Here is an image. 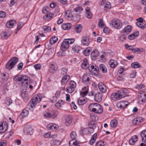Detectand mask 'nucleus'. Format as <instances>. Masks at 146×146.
I'll use <instances>...</instances> for the list:
<instances>
[{
  "mask_svg": "<svg viewBox=\"0 0 146 146\" xmlns=\"http://www.w3.org/2000/svg\"><path fill=\"white\" fill-rule=\"evenodd\" d=\"M128 93V91L126 89L121 90L118 91L116 93L112 94L111 98L113 100H119L125 97L126 94Z\"/></svg>",
  "mask_w": 146,
  "mask_h": 146,
  "instance_id": "f257e3e1",
  "label": "nucleus"
},
{
  "mask_svg": "<svg viewBox=\"0 0 146 146\" xmlns=\"http://www.w3.org/2000/svg\"><path fill=\"white\" fill-rule=\"evenodd\" d=\"M88 108L90 111L97 113H100L103 111L102 107L98 103H92L90 104Z\"/></svg>",
  "mask_w": 146,
  "mask_h": 146,
  "instance_id": "f03ea898",
  "label": "nucleus"
},
{
  "mask_svg": "<svg viewBox=\"0 0 146 146\" xmlns=\"http://www.w3.org/2000/svg\"><path fill=\"white\" fill-rule=\"evenodd\" d=\"M30 78L27 76H23L22 75H18L14 78V80L19 82L23 81L22 83V86L25 85V84L28 85V81L29 80Z\"/></svg>",
  "mask_w": 146,
  "mask_h": 146,
  "instance_id": "7ed1b4c3",
  "label": "nucleus"
},
{
  "mask_svg": "<svg viewBox=\"0 0 146 146\" xmlns=\"http://www.w3.org/2000/svg\"><path fill=\"white\" fill-rule=\"evenodd\" d=\"M74 41L75 40L73 38L65 39L61 44V48L62 50L64 51L68 49L69 44L74 43Z\"/></svg>",
  "mask_w": 146,
  "mask_h": 146,
  "instance_id": "20e7f679",
  "label": "nucleus"
},
{
  "mask_svg": "<svg viewBox=\"0 0 146 146\" xmlns=\"http://www.w3.org/2000/svg\"><path fill=\"white\" fill-rule=\"evenodd\" d=\"M18 61V58L17 57L12 58L7 63L6 65V68L11 69L15 66Z\"/></svg>",
  "mask_w": 146,
  "mask_h": 146,
  "instance_id": "39448f33",
  "label": "nucleus"
},
{
  "mask_svg": "<svg viewBox=\"0 0 146 146\" xmlns=\"http://www.w3.org/2000/svg\"><path fill=\"white\" fill-rule=\"evenodd\" d=\"M41 100L40 96L37 95L33 97L29 102V106L32 109L35 107L37 104L39 103Z\"/></svg>",
  "mask_w": 146,
  "mask_h": 146,
  "instance_id": "423d86ee",
  "label": "nucleus"
},
{
  "mask_svg": "<svg viewBox=\"0 0 146 146\" xmlns=\"http://www.w3.org/2000/svg\"><path fill=\"white\" fill-rule=\"evenodd\" d=\"M88 70L90 71L91 74L97 76L99 74V69L96 66H94L93 65H90L88 67Z\"/></svg>",
  "mask_w": 146,
  "mask_h": 146,
  "instance_id": "0eeeda50",
  "label": "nucleus"
},
{
  "mask_svg": "<svg viewBox=\"0 0 146 146\" xmlns=\"http://www.w3.org/2000/svg\"><path fill=\"white\" fill-rule=\"evenodd\" d=\"M76 86V83L73 81H71L69 83V86L66 88V92L69 93H72L75 90Z\"/></svg>",
  "mask_w": 146,
  "mask_h": 146,
  "instance_id": "6e6552de",
  "label": "nucleus"
},
{
  "mask_svg": "<svg viewBox=\"0 0 146 146\" xmlns=\"http://www.w3.org/2000/svg\"><path fill=\"white\" fill-rule=\"evenodd\" d=\"M138 100L140 103L143 104L146 102V93L145 92L140 93L138 95Z\"/></svg>",
  "mask_w": 146,
  "mask_h": 146,
  "instance_id": "1a4fd4ad",
  "label": "nucleus"
},
{
  "mask_svg": "<svg viewBox=\"0 0 146 146\" xmlns=\"http://www.w3.org/2000/svg\"><path fill=\"white\" fill-rule=\"evenodd\" d=\"M92 41V40L89 38V36H83L82 38L81 44L83 45L88 46Z\"/></svg>",
  "mask_w": 146,
  "mask_h": 146,
  "instance_id": "9d476101",
  "label": "nucleus"
},
{
  "mask_svg": "<svg viewBox=\"0 0 146 146\" xmlns=\"http://www.w3.org/2000/svg\"><path fill=\"white\" fill-rule=\"evenodd\" d=\"M8 128L7 123L6 121L0 123V133H4L7 131Z\"/></svg>",
  "mask_w": 146,
  "mask_h": 146,
  "instance_id": "9b49d317",
  "label": "nucleus"
},
{
  "mask_svg": "<svg viewBox=\"0 0 146 146\" xmlns=\"http://www.w3.org/2000/svg\"><path fill=\"white\" fill-rule=\"evenodd\" d=\"M112 25L115 28L118 29H120L122 26L121 21L118 19L113 20L112 21Z\"/></svg>",
  "mask_w": 146,
  "mask_h": 146,
  "instance_id": "f8f14e48",
  "label": "nucleus"
},
{
  "mask_svg": "<svg viewBox=\"0 0 146 146\" xmlns=\"http://www.w3.org/2000/svg\"><path fill=\"white\" fill-rule=\"evenodd\" d=\"M129 104L127 101H121L118 102L117 104V107L121 109L124 108H126Z\"/></svg>",
  "mask_w": 146,
  "mask_h": 146,
  "instance_id": "ddd939ff",
  "label": "nucleus"
},
{
  "mask_svg": "<svg viewBox=\"0 0 146 146\" xmlns=\"http://www.w3.org/2000/svg\"><path fill=\"white\" fill-rule=\"evenodd\" d=\"M132 27L131 25H128L125 27L121 31V32L123 33H125L127 35L131 31Z\"/></svg>",
  "mask_w": 146,
  "mask_h": 146,
  "instance_id": "4468645a",
  "label": "nucleus"
},
{
  "mask_svg": "<svg viewBox=\"0 0 146 146\" xmlns=\"http://www.w3.org/2000/svg\"><path fill=\"white\" fill-rule=\"evenodd\" d=\"M57 65L56 64L53 63L51 64L49 70V72L52 73L55 72L57 70Z\"/></svg>",
  "mask_w": 146,
  "mask_h": 146,
  "instance_id": "2eb2a0df",
  "label": "nucleus"
},
{
  "mask_svg": "<svg viewBox=\"0 0 146 146\" xmlns=\"http://www.w3.org/2000/svg\"><path fill=\"white\" fill-rule=\"evenodd\" d=\"M16 21L15 20H11L7 22L6 23V26L9 28H13L15 25H16Z\"/></svg>",
  "mask_w": 146,
  "mask_h": 146,
  "instance_id": "dca6fc26",
  "label": "nucleus"
},
{
  "mask_svg": "<svg viewBox=\"0 0 146 146\" xmlns=\"http://www.w3.org/2000/svg\"><path fill=\"white\" fill-rule=\"evenodd\" d=\"M143 121L142 117H139L135 118L132 121L133 124L134 125H139Z\"/></svg>",
  "mask_w": 146,
  "mask_h": 146,
  "instance_id": "f3484780",
  "label": "nucleus"
},
{
  "mask_svg": "<svg viewBox=\"0 0 146 146\" xmlns=\"http://www.w3.org/2000/svg\"><path fill=\"white\" fill-rule=\"evenodd\" d=\"M99 88L100 91L103 93H105L106 89L105 85L102 82L99 83L98 84Z\"/></svg>",
  "mask_w": 146,
  "mask_h": 146,
  "instance_id": "a211bd4d",
  "label": "nucleus"
},
{
  "mask_svg": "<svg viewBox=\"0 0 146 146\" xmlns=\"http://www.w3.org/2000/svg\"><path fill=\"white\" fill-rule=\"evenodd\" d=\"M100 54L99 51L97 50H94L91 54V57L92 59H95L96 57L98 56Z\"/></svg>",
  "mask_w": 146,
  "mask_h": 146,
  "instance_id": "6ab92c4d",
  "label": "nucleus"
},
{
  "mask_svg": "<svg viewBox=\"0 0 146 146\" xmlns=\"http://www.w3.org/2000/svg\"><path fill=\"white\" fill-rule=\"evenodd\" d=\"M109 64L111 67L112 68H115L118 64L116 60L112 59L109 61Z\"/></svg>",
  "mask_w": 146,
  "mask_h": 146,
  "instance_id": "aec40b11",
  "label": "nucleus"
},
{
  "mask_svg": "<svg viewBox=\"0 0 146 146\" xmlns=\"http://www.w3.org/2000/svg\"><path fill=\"white\" fill-rule=\"evenodd\" d=\"M24 131L25 133L30 135H32L33 133L32 129L30 127H27L25 128Z\"/></svg>",
  "mask_w": 146,
  "mask_h": 146,
  "instance_id": "412c9836",
  "label": "nucleus"
},
{
  "mask_svg": "<svg viewBox=\"0 0 146 146\" xmlns=\"http://www.w3.org/2000/svg\"><path fill=\"white\" fill-rule=\"evenodd\" d=\"M95 100L97 102H101L102 100V95L100 93H96L95 96Z\"/></svg>",
  "mask_w": 146,
  "mask_h": 146,
  "instance_id": "4be33fe9",
  "label": "nucleus"
},
{
  "mask_svg": "<svg viewBox=\"0 0 146 146\" xmlns=\"http://www.w3.org/2000/svg\"><path fill=\"white\" fill-rule=\"evenodd\" d=\"M65 124L67 125L68 126L71 123L72 121V117L71 116H66L65 117Z\"/></svg>",
  "mask_w": 146,
  "mask_h": 146,
  "instance_id": "5701e85b",
  "label": "nucleus"
},
{
  "mask_svg": "<svg viewBox=\"0 0 146 146\" xmlns=\"http://www.w3.org/2000/svg\"><path fill=\"white\" fill-rule=\"evenodd\" d=\"M89 66L87 59L86 58H84L82 64V68L84 69H86L88 68Z\"/></svg>",
  "mask_w": 146,
  "mask_h": 146,
  "instance_id": "b1692460",
  "label": "nucleus"
},
{
  "mask_svg": "<svg viewBox=\"0 0 146 146\" xmlns=\"http://www.w3.org/2000/svg\"><path fill=\"white\" fill-rule=\"evenodd\" d=\"M138 137L136 135L133 136L132 138L130 139L129 143L130 145H134L135 142L137 141Z\"/></svg>",
  "mask_w": 146,
  "mask_h": 146,
  "instance_id": "393cba45",
  "label": "nucleus"
},
{
  "mask_svg": "<svg viewBox=\"0 0 146 146\" xmlns=\"http://www.w3.org/2000/svg\"><path fill=\"white\" fill-rule=\"evenodd\" d=\"M29 113L28 111L26 110H23L22 112L19 115V117L21 118H23L26 117Z\"/></svg>",
  "mask_w": 146,
  "mask_h": 146,
  "instance_id": "a878e982",
  "label": "nucleus"
},
{
  "mask_svg": "<svg viewBox=\"0 0 146 146\" xmlns=\"http://www.w3.org/2000/svg\"><path fill=\"white\" fill-rule=\"evenodd\" d=\"M70 78V76L68 75L64 76L62 77L61 81L62 84H64L66 83L68 81Z\"/></svg>",
  "mask_w": 146,
  "mask_h": 146,
  "instance_id": "bb28decb",
  "label": "nucleus"
},
{
  "mask_svg": "<svg viewBox=\"0 0 146 146\" xmlns=\"http://www.w3.org/2000/svg\"><path fill=\"white\" fill-rule=\"evenodd\" d=\"M74 27V30L77 33H80L82 28V26L81 24L76 25Z\"/></svg>",
  "mask_w": 146,
  "mask_h": 146,
  "instance_id": "cd10ccee",
  "label": "nucleus"
},
{
  "mask_svg": "<svg viewBox=\"0 0 146 146\" xmlns=\"http://www.w3.org/2000/svg\"><path fill=\"white\" fill-rule=\"evenodd\" d=\"M61 26L63 29L66 30L70 29L72 26V24L70 23L63 24Z\"/></svg>",
  "mask_w": 146,
  "mask_h": 146,
  "instance_id": "c85d7f7f",
  "label": "nucleus"
},
{
  "mask_svg": "<svg viewBox=\"0 0 146 146\" xmlns=\"http://www.w3.org/2000/svg\"><path fill=\"white\" fill-rule=\"evenodd\" d=\"M22 98L24 100H27L29 98V96L28 93L25 91H23L21 93Z\"/></svg>",
  "mask_w": 146,
  "mask_h": 146,
  "instance_id": "c756f323",
  "label": "nucleus"
},
{
  "mask_svg": "<svg viewBox=\"0 0 146 146\" xmlns=\"http://www.w3.org/2000/svg\"><path fill=\"white\" fill-rule=\"evenodd\" d=\"M139 34V33L138 31L134 32L133 34L129 36L128 38L130 40H133L137 37Z\"/></svg>",
  "mask_w": 146,
  "mask_h": 146,
  "instance_id": "7c9ffc66",
  "label": "nucleus"
},
{
  "mask_svg": "<svg viewBox=\"0 0 146 146\" xmlns=\"http://www.w3.org/2000/svg\"><path fill=\"white\" fill-rule=\"evenodd\" d=\"M118 122L117 120L115 119H113L112 120L110 123V125L112 128L116 127L117 124Z\"/></svg>",
  "mask_w": 146,
  "mask_h": 146,
  "instance_id": "2f4dec72",
  "label": "nucleus"
},
{
  "mask_svg": "<svg viewBox=\"0 0 146 146\" xmlns=\"http://www.w3.org/2000/svg\"><path fill=\"white\" fill-rule=\"evenodd\" d=\"M141 135L142 138V141L146 143V131H142L141 133Z\"/></svg>",
  "mask_w": 146,
  "mask_h": 146,
  "instance_id": "473e14b6",
  "label": "nucleus"
},
{
  "mask_svg": "<svg viewBox=\"0 0 146 146\" xmlns=\"http://www.w3.org/2000/svg\"><path fill=\"white\" fill-rule=\"evenodd\" d=\"M90 80L89 78L87 76L86 74H84L83 77L82 81L85 84H88Z\"/></svg>",
  "mask_w": 146,
  "mask_h": 146,
  "instance_id": "72a5a7b5",
  "label": "nucleus"
},
{
  "mask_svg": "<svg viewBox=\"0 0 146 146\" xmlns=\"http://www.w3.org/2000/svg\"><path fill=\"white\" fill-rule=\"evenodd\" d=\"M58 40V37L56 36H54L50 39V43L52 45L55 43Z\"/></svg>",
  "mask_w": 146,
  "mask_h": 146,
  "instance_id": "f704fd0d",
  "label": "nucleus"
},
{
  "mask_svg": "<svg viewBox=\"0 0 146 146\" xmlns=\"http://www.w3.org/2000/svg\"><path fill=\"white\" fill-rule=\"evenodd\" d=\"M136 25L142 29H144L146 27V25L143 23H140L137 22L136 23Z\"/></svg>",
  "mask_w": 146,
  "mask_h": 146,
  "instance_id": "c9c22d12",
  "label": "nucleus"
},
{
  "mask_svg": "<svg viewBox=\"0 0 146 146\" xmlns=\"http://www.w3.org/2000/svg\"><path fill=\"white\" fill-rule=\"evenodd\" d=\"M57 127L56 125H53L52 124H48L47 126V127L48 129L52 130H55Z\"/></svg>",
  "mask_w": 146,
  "mask_h": 146,
  "instance_id": "e433bc0d",
  "label": "nucleus"
},
{
  "mask_svg": "<svg viewBox=\"0 0 146 146\" xmlns=\"http://www.w3.org/2000/svg\"><path fill=\"white\" fill-rule=\"evenodd\" d=\"M91 50V49L90 47H88L83 52V53L86 56H89Z\"/></svg>",
  "mask_w": 146,
  "mask_h": 146,
  "instance_id": "4c0bfd02",
  "label": "nucleus"
},
{
  "mask_svg": "<svg viewBox=\"0 0 146 146\" xmlns=\"http://www.w3.org/2000/svg\"><path fill=\"white\" fill-rule=\"evenodd\" d=\"M65 16L66 18H71L72 17V15L71 11L69 10H68L66 12Z\"/></svg>",
  "mask_w": 146,
  "mask_h": 146,
  "instance_id": "58836bf2",
  "label": "nucleus"
},
{
  "mask_svg": "<svg viewBox=\"0 0 146 146\" xmlns=\"http://www.w3.org/2000/svg\"><path fill=\"white\" fill-rule=\"evenodd\" d=\"M42 29L44 33L49 32L51 31V27L49 26H44Z\"/></svg>",
  "mask_w": 146,
  "mask_h": 146,
  "instance_id": "ea45409f",
  "label": "nucleus"
},
{
  "mask_svg": "<svg viewBox=\"0 0 146 146\" xmlns=\"http://www.w3.org/2000/svg\"><path fill=\"white\" fill-rule=\"evenodd\" d=\"M72 49L74 51L77 53H79V51L81 49V48L78 46L76 45L75 46H73L72 47Z\"/></svg>",
  "mask_w": 146,
  "mask_h": 146,
  "instance_id": "a19ab883",
  "label": "nucleus"
},
{
  "mask_svg": "<svg viewBox=\"0 0 146 146\" xmlns=\"http://www.w3.org/2000/svg\"><path fill=\"white\" fill-rule=\"evenodd\" d=\"M96 146H107L102 141H97L96 143Z\"/></svg>",
  "mask_w": 146,
  "mask_h": 146,
  "instance_id": "79ce46f5",
  "label": "nucleus"
},
{
  "mask_svg": "<svg viewBox=\"0 0 146 146\" xmlns=\"http://www.w3.org/2000/svg\"><path fill=\"white\" fill-rule=\"evenodd\" d=\"M129 50H132L134 51L135 52H142L143 51L144 49L143 48H133V49H129Z\"/></svg>",
  "mask_w": 146,
  "mask_h": 146,
  "instance_id": "37998d69",
  "label": "nucleus"
},
{
  "mask_svg": "<svg viewBox=\"0 0 146 146\" xmlns=\"http://www.w3.org/2000/svg\"><path fill=\"white\" fill-rule=\"evenodd\" d=\"M100 69L102 70L103 73H105L107 71V69L106 66L104 64H101L100 66Z\"/></svg>",
  "mask_w": 146,
  "mask_h": 146,
  "instance_id": "c03bdc74",
  "label": "nucleus"
},
{
  "mask_svg": "<svg viewBox=\"0 0 146 146\" xmlns=\"http://www.w3.org/2000/svg\"><path fill=\"white\" fill-rule=\"evenodd\" d=\"M64 102L62 100H60L55 104V106L58 108H59L61 105L64 104Z\"/></svg>",
  "mask_w": 146,
  "mask_h": 146,
  "instance_id": "a18cd8bd",
  "label": "nucleus"
},
{
  "mask_svg": "<svg viewBox=\"0 0 146 146\" xmlns=\"http://www.w3.org/2000/svg\"><path fill=\"white\" fill-rule=\"evenodd\" d=\"M1 37L4 39H7L9 36V34L7 32H4L1 34Z\"/></svg>",
  "mask_w": 146,
  "mask_h": 146,
  "instance_id": "49530a36",
  "label": "nucleus"
},
{
  "mask_svg": "<svg viewBox=\"0 0 146 146\" xmlns=\"http://www.w3.org/2000/svg\"><path fill=\"white\" fill-rule=\"evenodd\" d=\"M51 117L54 118L56 117L58 114V112L55 110H54L52 111Z\"/></svg>",
  "mask_w": 146,
  "mask_h": 146,
  "instance_id": "de8ad7c7",
  "label": "nucleus"
},
{
  "mask_svg": "<svg viewBox=\"0 0 146 146\" xmlns=\"http://www.w3.org/2000/svg\"><path fill=\"white\" fill-rule=\"evenodd\" d=\"M12 103L11 99L9 98H7L5 100V103L8 106H9Z\"/></svg>",
  "mask_w": 146,
  "mask_h": 146,
  "instance_id": "09e8293b",
  "label": "nucleus"
},
{
  "mask_svg": "<svg viewBox=\"0 0 146 146\" xmlns=\"http://www.w3.org/2000/svg\"><path fill=\"white\" fill-rule=\"evenodd\" d=\"M131 66L134 68H138L139 67V64L136 62H133L131 64Z\"/></svg>",
  "mask_w": 146,
  "mask_h": 146,
  "instance_id": "8fccbe9b",
  "label": "nucleus"
},
{
  "mask_svg": "<svg viewBox=\"0 0 146 146\" xmlns=\"http://www.w3.org/2000/svg\"><path fill=\"white\" fill-rule=\"evenodd\" d=\"M88 125L89 127H95L96 125L95 122L94 121H90L88 123Z\"/></svg>",
  "mask_w": 146,
  "mask_h": 146,
  "instance_id": "3c124183",
  "label": "nucleus"
},
{
  "mask_svg": "<svg viewBox=\"0 0 146 146\" xmlns=\"http://www.w3.org/2000/svg\"><path fill=\"white\" fill-rule=\"evenodd\" d=\"M72 142V141H70L69 142V146H80L79 143L76 141L73 142Z\"/></svg>",
  "mask_w": 146,
  "mask_h": 146,
  "instance_id": "603ef678",
  "label": "nucleus"
},
{
  "mask_svg": "<svg viewBox=\"0 0 146 146\" xmlns=\"http://www.w3.org/2000/svg\"><path fill=\"white\" fill-rule=\"evenodd\" d=\"M83 10V8L81 7H79L75 8L74 10L76 12H78L80 13Z\"/></svg>",
  "mask_w": 146,
  "mask_h": 146,
  "instance_id": "864d4df0",
  "label": "nucleus"
},
{
  "mask_svg": "<svg viewBox=\"0 0 146 146\" xmlns=\"http://www.w3.org/2000/svg\"><path fill=\"white\" fill-rule=\"evenodd\" d=\"M78 103L79 105H82L85 103V100L83 102L82 100V98L80 97L78 101Z\"/></svg>",
  "mask_w": 146,
  "mask_h": 146,
  "instance_id": "5fc2aeb1",
  "label": "nucleus"
},
{
  "mask_svg": "<svg viewBox=\"0 0 146 146\" xmlns=\"http://www.w3.org/2000/svg\"><path fill=\"white\" fill-rule=\"evenodd\" d=\"M144 87L145 85L143 84H137L135 87V88L138 90L141 89Z\"/></svg>",
  "mask_w": 146,
  "mask_h": 146,
  "instance_id": "6e6d98bb",
  "label": "nucleus"
},
{
  "mask_svg": "<svg viewBox=\"0 0 146 146\" xmlns=\"http://www.w3.org/2000/svg\"><path fill=\"white\" fill-rule=\"evenodd\" d=\"M88 92V90H86L85 91L82 92L80 93V95L82 98H84V96H86Z\"/></svg>",
  "mask_w": 146,
  "mask_h": 146,
  "instance_id": "4d7b16f0",
  "label": "nucleus"
},
{
  "mask_svg": "<svg viewBox=\"0 0 146 146\" xmlns=\"http://www.w3.org/2000/svg\"><path fill=\"white\" fill-rule=\"evenodd\" d=\"M104 8L105 10L107 9H110V8L111 5L110 3L109 2H107L105 4Z\"/></svg>",
  "mask_w": 146,
  "mask_h": 146,
  "instance_id": "13d9d810",
  "label": "nucleus"
},
{
  "mask_svg": "<svg viewBox=\"0 0 146 146\" xmlns=\"http://www.w3.org/2000/svg\"><path fill=\"white\" fill-rule=\"evenodd\" d=\"M76 136V134L74 131L72 132L70 134V137L73 139H75Z\"/></svg>",
  "mask_w": 146,
  "mask_h": 146,
  "instance_id": "bf43d9fd",
  "label": "nucleus"
},
{
  "mask_svg": "<svg viewBox=\"0 0 146 146\" xmlns=\"http://www.w3.org/2000/svg\"><path fill=\"white\" fill-rule=\"evenodd\" d=\"M49 9L48 7H44L43 8L42 10V12L44 13H48V10Z\"/></svg>",
  "mask_w": 146,
  "mask_h": 146,
  "instance_id": "052dcab7",
  "label": "nucleus"
},
{
  "mask_svg": "<svg viewBox=\"0 0 146 146\" xmlns=\"http://www.w3.org/2000/svg\"><path fill=\"white\" fill-rule=\"evenodd\" d=\"M24 24L23 22H19L17 25V30H20L21 28L23 26Z\"/></svg>",
  "mask_w": 146,
  "mask_h": 146,
  "instance_id": "680f3d73",
  "label": "nucleus"
},
{
  "mask_svg": "<svg viewBox=\"0 0 146 146\" xmlns=\"http://www.w3.org/2000/svg\"><path fill=\"white\" fill-rule=\"evenodd\" d=\"M53 16V14L52 13H50L49 14H47L45 16H44L43 17V18L46 19V18H48L50 19Z\"/></svg>",
  "mask_w": 146,
  "mask_h": 146,
  "instance_id": "e2e57ef3",
  "label": "nucleus"
},
{
  "mask_svg": "<svg viewBox=\"0 0 146 146\" xmlns=\"http://www.w3.org/2000/svg\"><path fill=\"white\" fill-rule=\"evenodd\" d=\"M85 15L86 17L89 19H91L92 18V14L90 12L86 13Z\"/></svg>",
  "mask_w": 146,
  "mask_h": 146,
  "instance_id": "0e129e2a",
  "label": "nucleus"
},
{
  "mask_svg": "<svg viewBox=\"0 0 146 146\" xmlns=\"http://www.w3.org/2000/svg\"><path fill=\"white\" fill-rule=\"evenodd\" d=\"M104 23L103 22V19H99V22L98 23V25L99 27H102L104 26Z\"/></svg>",
  "mask_w": 146,
  "mask_h": 146,
  "instance_id": "69168bd1",
  "label": "nucleus"
},
{
  "mask_svg": "<svg viewBox=\"0 0 146 146\" xmlns=\"http://www.w3.org/2000/svg\"><path fill=\"white\" fill-rule=\"evenodd\" d=\"M34 67L36 70L40 69L41 67V66L40 64H35L34 66Z\"/></svg>",
  "mask_w": 146,
  "mask_h": 146,
  "instance_id": "338daca9",
  "label": "nucleus"
},
{
  "mask_svg": "<svg viewBox=\"0 0 146 146\" xmlns=\"http://www.w3.org/2000/svg\"><path fill=\"white\" fill-rule=\"evenodd\" d=\"M6 13L3 11H0V17L3 18L6 16Z\"/></svg>",
  "mask_w": 146,
  "mask_h": 146,
  "instance_id": "774afa93",
  "label": "nucleus"
}]
</instances>
